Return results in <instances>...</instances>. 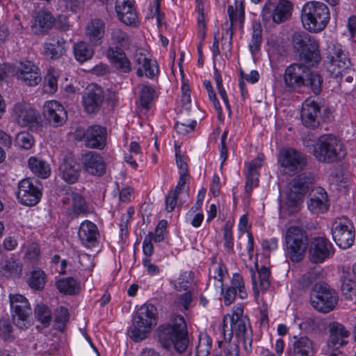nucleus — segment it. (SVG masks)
Segmentation results:
<instances>
[{"mask_svg": "<svg viewBox=\"0 0 356 356\" xmlns=\"http://www.w3.org/2000/svg\"><path fill=\"white\" fill-rule=\"evenodd\" d=\"M13 326L8 319H0V339L6 341L14 339Z\"/></svg>", "mask_w": 356, "mask_h": 356, "instance_id": "nucleus-48", "label": "nucleus"}, {"mask_svg": "<svg viewBox=\"0 0 356 356\" xmlns=\"http://www.w3.org/2000/svg\"><path fill=\"white\" fill-rule=\"evenodd\" d=\"M180 195V193L173 190H171L168 193L165 200V210L167 212H172L177 205L181 206L182 204V202H180L178 204V197Z\"/></svg>", "mask_w": 356, "mask_h": 356, "instance_id": "nucleus-53", "label": "nucleus"}, {"mask_svg": "<svg viewBox=\"0 0 356 356\" xmlns=\"http://www.w3.org/2000/svg\"><path fill=\"white\" fill-rule=\"evenodd\" d=\"M193 297L192 293L190 291H187L183 294H181L177 300V302L183 307L186 310L188 309L191 302H192Z\"/></svg>", "mask_w": 356, "mask_h": 356, "instance_id": "nucleus-61", "label": "nucleus"}, {"mask_svg": "<svg viewBox=\"0 0 356 356\" xmlns=\"http://www.w3.org/2000/svg\"><path fill=\"white\" fill-rule=\"evenodd\" d=\"M308 210L314 214L326 213L330 208L327 194L322 187H316L309 195L307 201Z\"/></svg>", "mask_w": 356, "mask_h": 356, "instance_id": "nucleus-23", "label": "nucleus"}, {"mask_svg": "<svg viewBox=\"0 0 356 356\" xmlns=\"http://www.w3.org/2000/svg\"><path fill=\"white\" fill-rule=\"evenodd\" d=\"M237 295L238 292L235 289L229 286L224 293L225 304L226 305H229L234 302Z\"/></svg>", "mask_w": 356, "mask_h": 356, "instance_id": "nucleus-63", "label": "nucleus"}, {"mask_svg": "<svg viewBox=\"0 0 356 356\" xmlns=\"http://www.w3.org/2000/svg\"><path fill=\"white\" fill-rule=\"evenodd\" d=\"M230 287L238 292V297L243 300L248 297V293L245 288L244 282L242 276L238 273L233 275Z\"/></svg>", "mask_w": 356, "mask_h": 356, "instance_id": "nucleus-49", "label": "nucleus"}, {"mask_svg": "<svg viewBox=\"0 0 356 356\" xmlns=\"http://www.w3.org/2000/svg\"><path fill=\"white\" fill-rule=\"evenodd\" d=\"M155 90L150 86L144 85L142 86L139 97L140 106L144 108H148L149 104L154 99Z\"/></svg>", "mask_w": 356, "mask_h": 356, "instance_id": "nucleus-47", "label": "nucleus"}, {"mask_svg": "<svg viewBox=\"0 0 356 356\" xmlns=\"http://www.w3.org/2000/svg\"><path fill=\"white\" fill-rule=\"evenodd\" d=\"M279 162L286 170L296 172L305 165L306 159L301 152L293 148H286L280 151Z\"/></svg>", "mask_w": 356, "mask_h": 356, "instance_id": "nucleus-21", "label": "nucleus"}, {"mask_svg": "<svg viewBox=\"0 0 356 356\" xmlns=\"http://www.w3.org/2000/svg\"><path fill=\"white\" fill-rule=\"evenodd\" d=\"M91 43L85 41H79L73 46V53L75 59L83 63L91 59L94 55L95 50Z\"/></svg>", "mask_w": 356, "mask_h": 356, "instance_id": "nucleus-38", "label": "nucleus"}, {"mask_svg": "<svg viewBox=\"0 0 356 356\" xmlns=\"http://www.w3.org/2000/svg\"><path fill=\"white\" fill-rule=\"evenodd\" d=\"M78 236L84 245L95 246L99 236L97 225L88 220L83 222L79 227Z\"/></svg>", "mask_w": 356, "mask_h": 356, "instance_id": "nucleus-34", "label": "nucleus"}, {"mask_svg": "<svg viewBox=\"0 0 356 356\" xmlns=\"http://www.w3.org/2000/svg\"><path fill=\"white\" fill-rule=\"evenodd\" d=\"M12 118L22 127L37 130L41 125L40 113L29 104L18 102L13 108Z\"/></svg>", "mask_w": 356, "mask_h": 356, "instance_id": "nucleus-12", "label": "nucleus"}, {"mask_svg": "<svg viewBox=\"0 0 356 356\" xmlns=\"http://www.w3.org/2000/svg\"><path fill=\"white\" fill-rule=\"evenodd\" d=\"M134 63L136 65V74L139 77L145 75L149 79H153L159 74L157 62L147 58L141 51H136L134 54Z\"/></svg>", "mask_w": 356, "mask_h": 356, "instance_id": "nucleus-27", "label": "nucleus"}, {"mask_svg": "<svg viewBox=\"0 0 356 356\" xmlns=\"http://www.w3.org/2000/svg\"><path fill=\"white\" fill-rule=\"evenodd\" d=\"M262 42V28L260 23L252 24V33L249 49L252 55H255L260 49Z\"/></svg>", "mask_w": 356, "mask_h": 356, "instance_id": "nucleus-42", "label": "nucleus"}, {"mask_svg": "<svg viewBox=\"0 0 356 356\" xmlns=\"http://www.w3.org/2000/svg\"><path fill=\"white\" fill-rule=\"evenodd\" d=\"M227 273L226 266L222 263L213 262L210 268V279L213 277L218 281L221 287L222 286L223 279Z\"/></svg>", "mask_w": 356, "mask_h": 356, "instance_id": "nucleus-50", "label": "nucleus"}, {"mask_svg": "<svg viewBox=\"0 0 356 356\" xmlns=\"http://www.w3.org/2000/svg\"><path fill=\"white\" fill-rule=\"evenodd\" d=\"M153 240L151 238V235L145 236L144 241L143 242V252L145 254V257H149L152 256L154 252V246L152 243Z\"/></svg>", "mask_w": 356, "mask_h": 356, "instance_id": "nucleus-59", "label": "nucleus"}, {"mask_svg": "<svg viewBox=\"0 0 356 356\" xmlns=\"http://www.w3.org/2000/svg\"><path fill=\"white\" fill-rule=\"evenodd\" d=\"M56 286L60 293L68 295L76 294L80 289L79 282L71 277L59 280L56 282Z\"/></svg>", "mask_w": 356, "mask_h": 356, "instance_id": "nucleus-41", "label": "nucleus"}, {"mask_svg": "<svg viewBox=\"0 0 356 356\" xmlns=\"http://www.w3.org/2000/svg\"><path fill=\"white\" fill-rule=\"evenodd\" d=\"M35 316L43 327H47L51 321V313L48 307L44 304H38L34 309Z\"/></svg>", "mask_w": 356, "mask_h": 356, "instance_id": "nucleus-43", "label": "nucleus"}, {"mask_svg": "<svg viewBox=\"0 0 356 356\" xmlns=\"http://www.w3.org/2000/svg\"><path fill=\"white\" fill-rule=\"evenodd\" d=\"M42 113L48 122L55 127L62 126L67 119L65 108L56 100L46 102L43 106Z\"/></svg>", "mask_w": 356, "mask_h": 356, "instance_id": "nucleus-22", "label": "nucleus"}, {"mask_svg": "<svg viewBox=\"0 0 356 356\" xmlns=\"http://www.w3.org/2000/svg\"><path fill=\"white\" fill-rule=\"evenodd\" d=\"M10 305L12 311L15 315L17 316L18 319L24 322L31 313V308L28 300L21 294H10L9 296Z\"/></svg>", "mask_w": 356, "mask_h": 356, "instance_id": "nucleus-30", "label": "nucleus"}, {"mask_svg": "<svg viewBox=\"0 0 356 356\" xmlns=\"http://www.w3.org/2000/svg\"><path fill=\"white\" fill-rule=\"evenodd\" d=\"M44 80L45 87L49 88V90L47 89V91L50 93H54L58 89L57 78L51 72H48Z\"/></svg>", "mask_w": 356, "mask_h": 356, "instance_id": "nucleus-58", "label": "nucleus"}, {"mask_svg": "<svg viewBox=\"0 0 356 356\" xmlns=\"http://www.w3.org/2000/svg\"><path fill=\"white\" fill-rule=\"evenodd\" d=\"M318 273L315 270L309 271L305 274L300 279V283L303 288H308L314 285Z\"/></svg>", "mask_w": 356, "mask_h": 356, "instance_id": "nucleus-57", "label": "nucleus"}, {"mask_svg": "<svg viewBox=\"0 0 356 356\" xmlns=\"http://www.w3.org/2000/svg\"><path fill=\"white\" fill-rule=\"evenodd\" d=\"M106 55L112 66L120 72L129 73L131 71V61L120 47H109Z\"/></svg>", "mask_w": 356, "mask_h": 356, "instance_id": "nucleus-28", "label": "nucleus"}, {"mask_svg": "<svg viewBox=\"0 0 356 356\" xmlns=\"http://www.w3.org/2000/svg\"><path fill=\"white\" fill-rule=\"evenodd\" d=\"M346 149L340 140L332 134L320 136L313 149V155L321 163H333L346 155Z\"/></svg>", "mask_w": 356, "mask_h": 356, "instance_id": "nucleus-6", "label": "nucleus"}, {"mask_svg": "<svg viewBox=\"0 0 356 356\" xmlns=\"http://www.w3.org/2000/svg\"><path fill=\"white\" fill-rule=\"evenodd\" d=\"M23 264L14 255L6 257L0 262V272L7 278L19 277L22 273Z\"/></svg>", "mask_w": 356, "mask_h": 356, "instance_id": "nucleus-35", "label": "nucleus"}, {"mask_svg": "<svg viewBox=\"0 0 356 356\" xmlns=\"http://www.w3.org/2000/svg\"><path fill=\"white\" fill-rule=\"evenodd\" d=\"M157 322V309L149 303L143 305L132 318V325L127 330L129 337L135 342L146 339Z\"/></svg>", "mask_w": 356, "mask_h": 356, "instance_id": "nucleus-4", "label": "nucleus"}, {"mask_svg": "<svg viewBox=\"0 0 356 356\" xmlns=\"http://www.w3.org/2000/svg\"><path fill=\"white\" fill-rule=\"evenodd\" d=\"M111 39L120 48H129L131 43L129 35L119 28H113L111 29Z\"/></svg>", "mask_w": 356, "mask_h": 356, "instance_id": "nucleus-44", "label": "nucleus"}, {"mask_svg": "<svg viewBox=\"0 0 356 356\" xmlns=\"http://www.w3.org/2000/svg\"><path fill=\"white\" fill-rule=\"evenodd\" d=\"M16 76L18 79L29 86H35L42 81L40 69L29 60L21 62L19 64Z\"/></svg>", "mask_w": 356, "mask_h": 356, "instance_id": "nucleus-25", "label": "nucleus"}, {"mask_svg": "<svg viewBox=\"0 0 356 356\" xmlns=\"http://www.w3.org/2000/svg\"><path fill=\"white\" fill-rule=\"evenodd\" d=\"M28 165L32 172L41 178L45 179L50 175L49 165L43 160L32 156L29 158Z\"/></svg>", "mask_w": 356, "mask_h": 356, "instance_id": "nucleus-40", "label": "nucleus"}, {"mask_svg": "<svg viewBox=\"0 0 356 356\" xmlns=\"http://www.w3.org/2000/svg\"><path fill=\"white\" fill-rule=\"evenodd\" d=\"M329 337L327 347L331 350H338L348 343L350 332L345 326L337 322L330 323L328 326Z\"/></svg>", "mask_w": 356, "mask_h": 356, "instance_id": "nucleus-24", "label": "nucleus"}, {"mask_svg": "<svg viewBox=\"0 0 356 356\" xmlns=\"http://www.w3.org/2000/svg\"><path fill=\"white\" fill-rule=\"evenodd\" d=\"M197 124L196 120H193L190 122H177L175 124L176 131L179 134H186L192 132Z\"/></svg>", "mask_w": 356, "mask_h": 356, "instance_id": "nucleus-54", "label": "nucleus"}, {"mask_svg": "<svg viewBox=\"0 0 356 356\" xmlns=\"http://www.w3.org/2000/svg\"><path fill=\"white\" fill-rule=\"evenodd\" d=\"M41 184L30 178L23 179L18 183L16 193L18 202L25 206L36 205L42 197Z\"/></svg>", "mask_w": 356, "mask_h": 356, "instance_id": "nucleus-15", "label": "nucleus"}, {"mask_svg": "<svg viewBox=\"0 0 356 356\" xmlns=\"http://www.w3.org/2000/svg\"><path fill=\"white\" fill-rule=\"evenodd\" d=\"M332 238L336 244L342 249L352 246L355 241V232L352 222L347 218H339L332 227Z\"/></svg>", "mask_w": 356, "mask_h": 356, "instance_id": "nucleus-13", "label": "nucleus"}, {"mask_svg": "<svg viewBox=\"0 0 356 356\" xmlns=\"http://www.w3.org/2000/svg\"><path fill=\"white\" fill-rule=\"evenodd\" d=\"M284 239L287 257L293 262L301 261L310 241L307 231L299 226H291L286 230Z\"/></svg>", "mask_w": 356, "mask_h": 356, "instance_id": "nucleus-7", "label": "nucleus"}, {"mask_svg": "<svg viewBox=\"0 0 356 356\" xmlns=\"http://www.w3.org/2000/svg\"><path fill=\"white\" fill-rule=\"evenodd\" d=\"M314 181L313 174L308 172L293 178L287 186L285 200L280 206L281 213L291 216L298 213L300 210L303 196Z\"/></svg>", "mask_w": 356, "mask_h": 356, "instance_id": "nucleus-2", "label": "nucleus"}, {"mask_svg": "<svg viewBox=\"0 0 356 356\" xmlns=\"http://www.w3.org/2000/svg\"><path fill=\"white\" fill-rule=\"evenodd\" d=\"M326 66L330 75L338 77L350 65L348 53L341 44L331 42L326 49Z\"/></svg>", "mask_w": 356, "mask_h": 356, "instance_id": "nucleus-10", "label": "nucleus"}, {"mask_svg": "<svg viewBox=\"0 0 356 356\" xmlns=\"http://www.w3.org/2000/svg\"><path fill=\"white\" fill-rule=\"evenodd\" d=\"M330 11L327 6L321 2L311 1L303 6L301 11V20L303 26L312 33L323 31L330 20Z\"/></svg>", "mask_w": 356, "mask_h": 356, "instance_id": "nucleus-5", "label": "nucleus"}, {"mask_svg": "<svg viewBox=\"0 0 356 356\" xmlns=\"http://www.w3.org/2000/svg\"><path fill=\"white\" fill-rule=\"evenodd\" d=\"M309 261L313 264H321L333 257L335 249L325 237L314 236L309 241L308 248Z\"/></svg>", "mask_w": 356, "mask_h": 356, "instance_id": "nucleus-16", "label": "nucleus"}, {"mask_svg": "<svg viewBox=\"0 0 356 356\" xmlns=\"http://www.w3.org/2000/svg\"><path fill=\"white\" fill-rule=\"evenodd\" d=\"M293 351L294 356H314V343L307 336L293 337Z\"/></svg>", "mask_w": 356, "mask_h": 356, "instance_id": "nucleus-36", "label": "nucleus"}, {"mask_svg": "<svg viewBox=\"0 0 356 356\" xmlns=\"http://www.w3.org/2000/svg\"><path fill=\"white\" fill-rule=\"evenodd\" d=\"M143 265L147 269V272L150 275H156L159 273V268L151 263V259L149 257H144L143 259Z\"/></svg>", "mask_w": 356, "mask_h": 356, "instance_id": "nucleus-62", "label": "nucleus"}, {"mask_svg": "<svg viewBox=\"0 0 356 356\" xmlns=\"http://www.w3.org/2000/svg\"><path fill=\"white\" fill-rule=\"evenodd\" d=\"M211 348V342L208 339L200 340L196 348V356H209Z\"/></svg>", "mask_w": 356, "mask_h": 356, "instance_id": "nucleus-56", "label": "nucleus"}, {"mask_svg": "<svg viewBox=\"0 0 356 356\" xmlns=\"http://www.w3.org/2000/svg\"><path fill=\"white\" fill-rule=\"evenodd\" d=\"M159 341L165 349L174 348L179 353H184L188 346L186 324L181 315H172L168 323L158 328Z\"/></svg>", "mask_w": 356, "mask_h": 356, "instance_id": "nucleus-1", "label": "nucleus"}, {"mask_svg": "<svg viewBox=\"0 0 356 356\" xmlns=\"http://www.w3.org/2000/svg\"><path fill=\"white\" fill-rule=\"evenodd\" d=\"M292 10L293 4L289 0H279L277 3L269 1L264 6L261 17L264 22L280 24L290 17Z\"/></svg>", "mask_w": 356, "mask_h": 356, "instance_id": "nucleus-17", "label": "nucleus"}, {"mask_svg": "<svg viewBox=\"0 0 356 356\" xmlns=\"http://www.w3.org/2000/svg\"><path fill=\"white\" fill-rule=\"evenodd\" d=\"M104 95L102 88L97 84H90L85 90L82 96V102L88 113L97 112L104 102Z\"/></svg>", "mask_w": 356, "mask_h": 356, "instance_id": "nucleus-20", "label": "nucleus"}, {"mask_svg": "<svg viewBox=\"0 0 356 356\" xmlns=\"http://www.w3.org/2000/svg\"><path fill=\"white\" fill-rule=\"evenodd\" d=\"M18 245L17 240L13 236H6L3 241V246L7 251L15 250Z\"/></svg>", "mask_w": 356, "mask_h": 356, "instance_id": "nucleus-64", "label": "nucleus"}, {"mask_svg": "<svg viewBox=\"0 0 356 356\" xmlns=\"http://www.w3.org/2000/svg\"><path fill=\"white\" fill-rule=\"evenodd\" d=\"M81 162L87 173L94 176H102L106 172V163L103 157L95 152H88L82 155Z\"/></svg>", "mask_w": 356, "mask_h": 356, "instance_id": "nucleus-26", "label": "nucleus"}, {"mask_svg": "<svg viewBox=\"0 0 356 356\" xmlns=\"http://www.w3.org/2000/svg\"><path fill=\"white\" fill-rule=\"evenodd\" d=\"M16 144L21 148L29 149L33 145V137L28 132H20L15 138Z\"/></svg>", "mask_w": 356, "mask_h": 356, "instance_id": "nucleus-52", "label": "nucleus"}, {"mask_svg": "<svg viewBox=\"0 0 356 356\" xmlns=\"http://www.w3.org/2000/svg\"><path fill=\"white\" fill-rule=\"evenodd\" d=\"M80 166L74 160H64L59 167V175L64 181L69 184L77 182L80 177Z\"/></svg>", "mask_w": 356, "mask_h": 356, "instance_id": "nucleus-33", "label": "nucleus"}, {"mask_svg": "<svg viewBox=\"0 0 356 356\" xmlns=\"http://www.w3.org/2000/svg\"><path fill=\"white\" fill-rule=\"evenodd\" d=\"M62 202L67 206V211L70 216L76 217L87 211L88 206L84 197L72 187L66 189Z\"/></svg>", "mask_w": 356, "mask_h": 356, "instance_id": "nucleus-19", "label": "nucleus"}, {"mask_svg": "<svg viewBox=\"0 0 356 356\" xmlns=\"http://www.w3.org/2000/svg\"><path fill=\"white\" fill-rule=\"evenodd\" d=\"M115 10L119 19L127 25H135L138 16L130 0H116Z\"/></svg>", "mask_w": 356, "mask_h": 356, "instance_id": "nucleus-31", "label": "nucleus"}, {"mask_svg": "<svg viewBox=\"0 0 356 356\" xmlns=\"http://www.w3.org/2000/svg\"><path fill=\"white\" fill-rule=\"evenodd\" d=\"M54 23L51 14L46 10H40L36 13L33 26L37 31L43 32L50 29Z\"/></svg>", "mask_w": 356, "mask_h": 356, "instance_id": "nucleus-39", "label": "nucleus"}, {"mask_svg": "<svg viewBox=\"0 0 356 356\" xmlns=\"http://www.w3.org/2000/svg\"><path fill=\"white\" fill-rule=\"evenodd\" d=\"M227 318L222 319V333L225 341H230L233 333L235 332L238 340L243 343V348L246 352L252 350V332L248 318L231 321L230 327L226 323Z\"/></svg>", "mask_w": 356, "mask_h": 356, "instance_id": "nucleus-11", "label": "nucleus"}, {"mask_svg": "<svg viewBox=\"0 0 356 356\" xmlns=\"http://www.w3.org/2000/svg\"><path fill=\"white\" fill-rule=\"evenodd\" d=\"M300 118L305 127L315 129L323 122L322 108L314 99H307L302 103Z\"/></svg>", "mask_w": 356, "mask_h": 356, "instance_id": "nucleus-18", "label": "nucleus"}, {"mask_svg": "<svg viewBox=\"0 0 356 356\" xmlns=\"http://www.w3.org/2000/svg\"><path fill=\"white\" fill-rule=\"evenodd\" d=\"M284 79L286 86L291 88L307 86L315 95H318L322 90L321 76L301 63H293L287 67Z\"/></svg>", "mask_w": 356, "mask_h": 356, "instance_id": "nucleus-3", "label": "nucleus"}, {"mask_svg": "<svg viewBox=\"0 0 356 356\" xmlns=\"http://www.w3.org/2000/svg\"><path fill=\"white\" fill-rule=\"evenodd\" d=\"M245 179V191L248 195H250L252 189L259 185V175H253V174L246 172Z\"/></svg>", "mask_w": 356, "mask_h": 356, "instance_id": "nucleus-55", "label": "nucleus"}, {"mask_svg": "<svg viewBox=\"0 0 356 356\" xmlns=\"http://www.w3.org/2000/svg\"><path fill=\"white\" fill-rule=\"evenodd\" d=\"M258 271V277H259V284L256 280V274L255 273H252V282L253 286V291L255 296H258L259 291H266L268 289L270 284L269 281L270 277V270L267 267L263 266L260 269L257 270Z\"/></svg>", "mask_w": 356, "mask_h": 356, "instance_id": "nucleus-37", "label": "nucleus"}, {"mask_svg": "<svg viewBox=\"0 0 356 356\" xmlns=\"http://www.w3.org/2000/svg\"><path fill=\"white\" fill-rule=\"evenodd\" d=\"M232 225L227 222L223 226L224 246L229 253L234 252V238L232 234Z\"/></svg>", "mask_w": 356, "mask_h": 356, "instance_id": "nucleus-51", "label": "nucleus"}, {"mask_svg": "<svg viewBox=\"0 0 356 356\" xmlns=\"http://www.w3.org/2000/svg\"><path fill=\"white\" fill-rule=\"evenodd\" d=\"M294 49L298 52L299 59L309 66L321 60L318 42L306 32L295 33L292 36Z\"/></svg>", "mask_w": 356, "mask_h": 356, "instance_id": "nucleus-8", "label": "nucleus"}, {"mask_svg": "<svg viewBox=\"0 0 356 356\" xmlns=\"http://www.w3.org/2000/svg\"><path fill=\"white\" fill-rule=\"evenodd\" d=\"M338 295L327 284L318 282L312 286L310 304L318 312L327 313L332 311L338 303Z\"/></svg>", "mask_w": 356, "mask_h": 356, "instance_id": "nucleus-9", "label": "nucleus"}, {"mask_svg": "<svg viewBox=\"0 0 356 356\" xmlns=\"http://www.w3.org/2000/svg\"><path fill=\"white\" fill-rule=\"evenodd\" d=\"M66 41L61 38H52L43 44L42 53L48 58L57 60L65 54Z\"/></svg>", "mask_w": 356, "mask_h": 356, "instance_id": "nucleus-32", "label": "nucleus"}, {"mask_svg": "<svg viewBox=\"0 0 356 356\" xmlns=\"http://www.w3.org/2000/svg\"><path fill=\"white\" fill-rule=\"evenodd\" d=\"M263 156H258L257 159L252 160L248 163V172L253 174V175H259L258 169L261 166Z\"/></svg>", "mask_w": 356, "mask_h": 356, "instance_id": "nucleus-60", "label": "nucleus"}, {"mask_svg": "<svg viewBox=\"0 0 356 356\" xmlns=\"http://www.w3.org/2000/svg\"><path fill=\"white\" fill-rule=\"evenodd\" d=\"M45 274L42 270H37L31 272L29 279V285L34 289L41 290L45 284Z\"/></svg>", "mask_w": 356, "mask_h": 356, "instance_id": "nucleus-46", "label": "nucleus"}, {"mask_svg": "<svg viewBox=\"0 0 356 356\" xmlns=\"http://www.w3.org/2000/svg\"><path fill=\"white\" fill-rule=\"evenodd\" d=\"M105 33V23L100 19H92L86 25L85 35L94 46L102 44Z\"/></svg>", "mask_w": 356, "mask_h": 356, "instance_id": "nucleus-29", "label": "nucleus"}, {"mask_svg": "<svg viewBox=\"0 0 356 356\" xmlns=\"http://www.w3.org/2000/svg\"><path fill=\"white\" fill-rule=\"evenodd\" d=\"M106 128L95 124L88 127L86 130L77 128L74 137L77 140H84L85 145L90 148L102 149L106 144Z\"/></svg>", "mask_w": 356, "mask_h": 356, "instance_id": "nucleus-14", "label": "nucleus"}, {"mask_svg": "<svg viewBox=\"0 0 356 356\" xmlns=\"http://www.w3.org/2000/svg\"><path fill=\"white\" fill-rule=\"evenodd\" d=\"M238 10H244L241 4H236V6L235 8H234L232 6H229L227 8V13L230 19V24L227 28L226 33H228L229 31L230 30L229 38L228 42V47L229 49L231 48L232 46V37L234 35V23L238 20Z\"/></svg>", "mask_w": 356, "mask_h": 356, "instance_id": "nucleus-45", "label": "nucleus"}]
</instances>
